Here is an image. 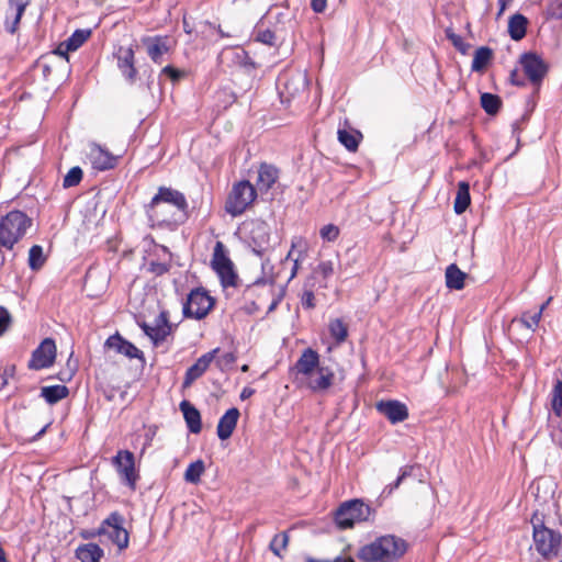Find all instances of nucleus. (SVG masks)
<instances>
[{"instance_id": "1", "label": "nucleus", "mask_w": 562, "mask_h": 562, "mask_svg": "<svg viewBox=\"0 0 562 562\" xmlns=\"http://www.w3.org/2000/svg\"><path fill=\"white\" fill-rule=\"evenodd\" d=\"M145 213L150 227L175 231L188 221L189 203L179 190L161 186L145 205Z\"/></svg>"}, {"instance_id": "2", "label": "nucleus", "mask_w": 562, "mask_h": 562, "mask_svg": "<svg viewBox=\"0 0 562 562\" xmlns=\"http://www.w3.org/2000/svg\"><path fill=\"white\" fill-rule=\"evenodd\" d=\"M406 550L405 540L386 535L362 546L357 557L363 562H395L405 554Z\"/></svg>"}, {"instance_id": "3", "label": "nucleus", "mask_w": 562, "mask_h": 562, "mask_svg": "<svg viewBox=\"0 0 562 562\" xmlns=\"http://www.w3.org/2000/svg\"><path fill=\"white\" fill-rule=\"evenodd\" d=\"M532 537L536 550L546 559L558 557L562 536L560 532L547 527L537 514L531 518Z\"/></svg>"}, {"instance_id": "4", "label": "nucleus", "mask_w": 562, "mask_h": 562, "mask_svg": "<svg viewBox=\"0 0 562 562\" xmlns=\"http://www.w3.org/2000/svg\"><path fill=\"white\" fill-rule=\"evenodd\" d=\"M256 198L257 189L248 180H241L233 186L225 202V211L234 217L239 216Z\"/></svg>"}, {"instance_id": "5", "label": "nucleus", "mask_w": 562, "mask_h": 562, "mask_svg": "<svg viewBox=\"0 0 562 562\" xmlns=\"http://www.w3.org/2000/svg\"><path fill=\"white\" fill-rule=\"evenodd\" d=\"M372 509L361 499H351L342 503L335 514V521L341 529L353 527L356 522L368 521Z\"/></svg>"}, {"instance_id": "6", "label": "nucleus", "mask_w": 562, "mask_h": 562, "mask_svg": "<svg viewBox=\"0 0 562 562\" xmlns=\"http://www.w3.org/2000/svg\"><path fill=\"white\" fill-rule=\"evenodd\" d=\"M214 306V300L202 289H193L183 303L182 313L187 318L203 319Z\"/></svg>"}, {"instance_id": "7", "label": "nucleus", "mask_w": 562, "mask_h": 562, "mask_svg": "<svg viewBox=\"0 0 562 562\" xmlns=\"http://www.w3.org/2000/svg\"><path fill=\"white\" fill-rule=\"evenodd\" d=\"M124 518L119 513L114 512L104 519L99 527V532L108 537L120 550L128 546V532L123 527Z\"/></svg>"}, {"instance_id": "8", "label": "nucleus", "mask_w": 562, "mask_h": 562, "mask_svg": "<svg viewBox=\"0 0 562 562\" xmlns=\"http://www.w3.org/2000/svg\"><path fill=\"white\" fill-rule=\"evenodd\" d=\"M169 317V312L167 310H161L155 318V324L153 326L146 322H138L139 327L144 330L145 335L150 338L156 347L162 344L167 337L172 334L176 327V325L170 323Z\"/></svg>"}, {"instance_id": "9", "label": "nucleus", "mask_w": 562, "mask_h": 562, "mask_svg": "<svg viewBox=\"0 0 562 562\" xmlns=\"http://www.w3.org/2000/svg\"><path fill=\"white\" fill-rule=\"evenodd\" d=\"M112 464L120 474L122 482L134 491L139 477L135 469L134 453L130 450H119L116 456L112 458Z\"/></svg>"}, {"instance_id": "10", "label": "nucleus", "mask_w": 562, "mask_h": 562, "mask_svg": "<svg viewBox=\"0 0 562 562\" xmlns=\"http://www.w3.org/2000/svg\"><path fill=\"white\" fill-rule=\"evenodd\" d=\"M56 358V345L52 338H45L32 352L29 369L42 370L53 366Z\"/></svg>"}, {"instance_id": "11", "label": "nucleus", "mask_w": 562, "mask_h": 562, "mask_svg": "<svg viewBox=\"0 0 562 562\" xmlns=\"http://www.w3.org/2000/svg\"><path fill=\"white\" fill-rule=\"evenodd\" d=\"M248 244L257 256H262L270 248V227L265 221L250 223Z\"/></svg>"}, {"instance_id": "12", "label": "nucleus", "mask_w": 562, "mask_h": 562, "mask_svg": "<svg viewBox=\"0 0 562 562\" xmlns=\"http://www.w3.org/2000/svg\"><path fill=\"white\" fill-rule=\"evenodd\" d=\"M520 65L528 79L533 85H540L548 72L544 60L536 53H525L520 56Z\"/></svg>"}, {"instance_id": "13", "label": "nucleus", "mask_w": 562, "mask_h": 562, "mask_svg": "<svg viewBox=\"0 0 562 562\" xmlns=\"http://www.w3.org/2000/svg\"><path fill=\"white\" fill-rule=\"evenodd\" d=\"M117 61V68L122 76L130 82L134 83L137 77V69L135 67V53L132 46H120L114 53Z\"/></svg>"}, {"instance_id": "14", "label": "nucleus", "mask_w": 562, "mask_h": 562, "mask_svg": "<svg viewBox=\"0 0 562 562\" xmlns=\"http://www.w3.org/2000/svg\"><path fill=\"white\" fill-rule=\"evenodd\" d=\"M88 158L92 168L98 171L113 169L117 165V157L111 154L106 148L99 144L91 143L89 146Z\"/></svg>"}, {"instance_id": "15", "label": "nucleus", "mask_w": 562, "mask_h": 562, "mask_svg": "<svg viewBox=\"0 0 562 562\" xmlns=\"http://www.w3.org/2000/svg\"><path fill=\"white\" fill-rule=\"evenodd\" d=\"M376 409L385 416L392 424L402 423L408 418L407 406L396 400L380 401L376 403Z\"/></svg>"}, {"instance_id": "16", "label": "nucleus", "mask_w": 562, "mask_h": 562, "mask_svg": "<svg viewBox=\"0 0 562 562\" xmlns=\"http://www.w3.org/2000/svg\"><path fill=\"white\" fill-rule=\"evenodd\" d=\"M218 350V348H215L202 355L191 367L187 369L183 380L184 387L190 386L195 380L204 374Z\"/></svg>"}, {"instance_id": "17", "label": "nucleus", "mask_w": 562, "mask_h": 562, "mask_svg": "<svg viewBox=\"0 0 562 562\" xmlns=\"http://www.w3.org/2000/svg\"><path fill=\"white\" fill-rule=\"evenodd\" d=\"M31 0H8V11L4 21V29L8 33L14 34Z\"/></svg>"}, {"instance_id": "18", "label": "nucleus", "mask_w": 562, "mask_h": 562, "mask_svg": "<svg viewBox=\"0 0 562 562\" xmlns=\"http://www.w3.org/2000/svg\"><path fill=\"white\" fill-rule=\"evenodd\" d=\"M334 372L330 368L324 367L318 368L317 371H315L310 376H306L305 384L306 386L314 393H319L328 390L334 381Z\"/></svg>"}, {"instance_id": "19", "label": "nucleus", "mask_w": 562, "mask_h": 562, "mask_svg": "<svg viewBox=\"0 0 562 562\" xmlns=\"http://www.w3.org/2000/svg\"><path fill=\"white\" fill-rule=\"evenodd\" d=\"M318 368H322L319 366V355L312 348L303 350L294 366L296 374L302 375L304 379L317 371Z\"/></svg>"}, {"instance_id": "20", "label": "nucleus", "mask_w": 562, "mask_h": 562, "mask_svg": "<svg viewBox=\"0 0 562 562\" xmlns=\"http://www.w3.org/2000/svg\"><path fill=\"white\" fill-rule=\"evenodd\" d=\"M105 346L115 350L117 353L126 356L130 359L143 358V352L132 342L122 338L119 334L110 336L105 341Z\"/></svg>"}, {"instance_id": "21", "label": "nucleus", "mask_w": 562, "mask_h": 562, "mask_svg": "<svg viewBox=\"0 0 562 562\" xmlns=\"http://www.w3.org/2000/svg\"><path fill=\"white\" fill-rule=\"evenodd\" d=\"M239 416L238 408L232 407L220 418L216 432L221 440H226L233 435Z\"/></svg>"}, {"instance_id": "22", "label": "nucleus", "mask_w": 562, "mask_h": 562, "mask_svg": "<svg viewBox=\"0 0 562 562\" xmlns=\"http://www.w3.org/2000/svg\"><path fill=\"white\" fill-rule=\"evenodd\" d=\"M143 43L146 46L147 55L149 56V58L155 64L160 65L164 60V55L169 52V46L167 45L166 37H146L143 40Z\"/></svg>"}, {"instance_id": "23", "label": "nucleus", "mask_w": 562, "mask_h": 562, "mask_svg": "<svg viewBox=\"0 0 562 562\" xmlns=\"http://www.w3.org/2000/svg\"><path fill=\"white\" fill-rule=\"evenodd\" d=\"M279 178V171L276 167L268 164H261L258 169L256 189L261 193L268 192Z\"/></svg>"}, {"instance_id": "24", "label": "nucleus", "mask_w": 562, "mask_h": 562, "mask_svg": "<svg viewBox=\"0 0 562 562\" xmlns=\"http://www.w3.org/2000/svg\"><path fill=\"white\" fill-rule=\"evenodd\" d=\"M180 409L183 413L188 429L192 434H199L202 429L200 412L188 401L180 403Z\"/></svg>"}, {"instance_id": "25", "label": "nucleus", "mask_w": 562, "mask_h": 562, "mask_svg": "<svg viewBox=\"0 0 562 562\" xmlns=\"http://www.w3.org/2000/svg\"><path fill=\"white\" fill-rule=\"evenodd\" d=\"M104 551L97 543L80 544L76 549V558L80 562H101Z\"/></svg>"}, {"instance_id": "26", "label": "nucleus", "mask_w": 562, "mask_h": 562, "mask_svg": "<svg viewBox=\"0 0 562 562\" xmlns=\"http://www.w3.org/2000/svg\"><path fill=\"white\" fill-rule=\"evenodd\" d=\"M528 19L521 13H515L508 21V34L512 40L518 42L526 36Z\"/></svg>"}, {"instance_id": "27", "label": "nucleus", "mask_w": 562, "mask_h": 562, "mask_svg": "<svg viewBox=\"0 0 562 562\" xmlns=\"http://www.w3.org/2000/svg\"><path fill=\"white\" fill-rule=\"evenodd\" d=\"M338 140L349 151H356L362 139V134L355 128H338Z\"/></svg>"}, {"instance_id": "28", "label": "nucleus", "mask_w": 562, "mask_h": 562, "mask_svg": "<svg viewBox=\"0 0 562 562\" xmlns=\"http://www.w3.org/2000/svg\"><path fill=\"white\" fill-rule=\"evenodd\" d=\"M446 286L450 290H462L467 273L459 269L456 263H451L446 269Z\"/></svg>"}, {"instance_id": "29", "label": "nucleus", "mask_w": 562, "mask_h": 562, "mask_svg": "<svg viewBox=\"0 0 562 562\" xmlns=\"http://www.w3.org/2000/svg\"><path fill=\"white\" fill-rule=\"evenodd\" d=\"M471 203L470 186L465 181L458 183L457 195L454 199L453 210L456 214L460 215L465 212Z\"/></svg>"}, {"instance_id": "30", "label": "nucleus", "mask_w": 562, "mask_h": 562, "mask_svg": "<svg viewBox=\"0 0 562 562\" xmlns=\"http://www.w3.org/2000/svg\"><path fill=\"white\" fill-rule=\"evenodd\" d=\"M68 394V387L61 384L43 386L41 389V396L50 405L66 398Z\"/></svg>"}, {"instance_id": "31", "label": "nucleus", "mask_w": 562, "mask_h": 562, "mask_svg": "<svg viewBox=\"0 0 562 562\" xmlns=\"http://www.w3.org/2000/svg\"><path fill=\"white\" fill-rule=\"evenodd\" d=\"M493 57V50L487 46L479 47L472 60L471 69L473 71L483 70Z\"/></svg>"}, {"instance_id": "32", "label": "nucleus", "mask_w": 562, "mask_h": 562, "mask_svg": "<svg viewBox=\"0 0 562 562\" xmlns=\"http://www.w3.org/2000/svg\"><path fill=\"white\" fill-rule=\"evenodd\" d=\"M328 330L337 345L342 344L348 337V326L341 318L331 319L328 324Z\"/></svg>"}, {"instance_id": "33", "label": "nucleus", "mask_w": 562, "mask_h": 562, "mask_svg": "<svg viewBox=\"0 0 562 562\" xmlns=\"http://www.w3.org/2000/svg\"><path fill=\"white\" fill-rule=\"evenodd\" d=\"M215 272L224 288L237 286L238 276L234 269L233 261L226 266L221 267V269L215 270Z\"/></svg>"}, {"instance_id": "34", "label": "nucleus", "mask_w": 562, "mask_h": 562, "mask_svg": "<svg viewBox=\"0 0 562 562\" xmlns=\"http://www.w3.org/2000/svg\"><path fill=\"white\" fill-rule=\"evenodd\" d=\"M232 260L228 257L225 245L222 241H216L213 250V256L211 260L212 269L215 271L221 269V267L231 263Z\"/></svg>"}, {"instance_id": "35", "label": "nucleus", "mask_w": 562, "mask_h": 562, "mask_svg": "<svg viewBox=\"0 0 562 562\" xmlns=\"http://www.w3.org/2000/svg\"><path fill=\"white\" fill-rule=\"evenodd\" d=\"M481 106L488 115H495L502 106V100L497 94L484 92L481 94Z\"/></svg>"}, {"instance_id": "36", "label": "nucleus", "mask_w": 562, "mask_h": 562, "mask_svg": "<svg viewBox=\"0 0 562 562\" xmlns=\"http://www.w3.org/2000/svg\"><path fill=\"white\" fill-rule=\"evenodd\" d=\"M91 35L90 30L78 29L66 41V50H77Z\"/></svg>"}, {"instance_id": "37", "label": "nucleus", "mask_w": 562, "mask_h": 562, "mask_svg": "<svg viewBox=\"0 0 562 562\" xmlns=\"http://www.w3.org/2000/svg\"><path fill=\"white\" fill-rule=\"evenodd\" d=\"M204 471H205V467H204V462L202 460H196L194 462H191L184 472L186 482L192 483V484L199 483Z\"/></svg>"}, {"instance_id": "38", "label": "nucleus", "mask_w": 562, "mask_h": 562, "mask_svg": "<svg viewBox=\"0 0 562 562\" xmlns=\"http://www.w3.org/2000/svg\"><path fill=\"white\" fill-rule=\"evenodd\" d=\"M45 257L43 255V248L40 245H34L29 251V266L32 270H38L43 267Z\"/></svg>"}, {"instance_id": "39", "label": "nucleus", "mask_w": 562, "mask_h": 562, "mask_svg": "<svg viewBox=\"0 0 562 562\" xmlns=\"http://www.w3.org/2000/svg\"><path fill=\"white\" fill-rule=\"evenodd\" d=\"M83 172L80 167L76 166L72 167L67 175L64 177L63 180V187L64 188H71L76 187L80 183L82 180Z\"/></svg>"}, {"instance_id": "40", "label": "nucleus", "mask_w": 562, "mask_h": 562, "mask_svg": "<svg viewBox=\"0 0 562 562\" xmlns=\"http://www.w3.org/2000/svg\"><path fill=\"white\" fill-rule=\"evenodd\" d=\"M289 542V537L285 532L277 533L271 542L270 550L279 558L282 557L281 552L286 548Z\"/></svg>"}, {"instance_id": "41", "label": "nucleus", "mask_w": 562, "mask_h": 562, "mask_svg": "<svg viewBox=\"0 0 562 562\" xmlns=\"http://www.w3.org/2000/svg\"><path fill=\"white\" fill-rule=\"evenodd\" d=\"M541 319V311L537 312H525L519 322L528 329L535 330Z\"/></svg>"}, {"instance_id": "42", "label": "nucleus", "mask_w": 562, "mask_h": 562, "mask_svg": "<svg viewBox=\"0 0 562 562\" xmlns=\"http://www.w3.org/2000/svg\"><path fill=\"white\" fill-rule=\"evenodd\" d=\"M412 474V468L411 467H404L401 469V473L400 475L397 476V479L389 484L387 486L384 487L383 492H382V495H385V496H389L393 493V491H395L400 485L401 483L403 482V480L407 476H409Z\"/></svg>"}, {"instance_id": "43", "label": "nucleus", "mask_w": 562, "mask_h": 562, "mask_svg": "<svg viewBox=\"0 0 562 562\" xmlns=\"http://www.w3.org/2000/svg\"><path fill=\"white\" fill-rule=\"evenodd\" d=\"M446 37L452 43V45L462 54H465L468 48H469V44L464 43L463 38L456 34L452 29H447L446 30Z\"/></svg>"}, {"instance_id": "44", "label": "nucleus", "mask_w": 562, "mask_h": 562, "mask_svg": "<svg viewBox=\"0 0 562 562\" xmlns=\"http://www.w3.org/2000/svg\"><path fill=\"white\" fill-rule=\"evenodd\" d=\"M552 408L557 415L562 413V381H558L553 389Z\"/></svg>"}, {"instance_id": "45", "label": "nucleus", "mask_w": 562, "mask_h": 562, "mask_svg": "<svg viewBox=\"0 0 562 562\" xmlns=\"http://www.w3.org/2000/svg\"><path fill=\"white\" fill-rule=\"evenodd\" d=\"M319 235L323 240L335 241L339 236V228L334 224H327L321 228Z\"/></svg>"}, {"instance_id": "46", "label": "nucleus", "mask_w": 562, "mask_h": 562, "mask_svg": "<svg viewBox=\"0 0 562 562\" xmlns=\"http://www.w3.org/2000/svg\"><path fill=\"white\" fill-rule=\"evenodd\" d=\"M256 40L262 44L269 45V46H276L277 45V36L276 33L272 32L269 29L260 30L257 32Z\"/></svg>"}, {"instance_id": "47", "label": "nucleus", "mask_w": 562, "mask_h": 562, "mask_svg": "<svg viewBox=\"0 0 562 562\" xmlns=\"http://www.w3.org/2000/svg\"><path fill=\"white\" fill-rule=\"evenodd\" d=\"M302 244V240L299 239L297 241H292V247H291V250L289 251L288 256H286V259H292L294 261V266H293V269H292V273H291V279L295 277L296 272H297V266H299V261L302 259L303 257V250H300L299 251V255L293 258V255H294V250L295 248Z\"/></svg>"}, {"instance_id": "48", "label": "nucleus", "mask_w": 562, "mask_h": 562, "mask_svg": "<svg viewBox=\"0 0 562 562\" xmlns=\"http://www.w3.org/2000/svg\"><path fill=\"white\" fill-rule=\"evenodd\" d=\"M161 75H165L173 82H177L184 76V72L175 68L173 66L167 65L161 69Z\"/></svg>"}, {"instance_id": "49", "label": "nucleus", "mask_w": 562, "mask_h": 562, "mask_svg": "<svg viewBox=\"0 0 562 562\" xmlns=\"http://www.w3.org/2000/svg\"><path fill=\"white\" fill-rule=\"evenodd\" d=\"M11 324V315L9 311L0 306V336L9 328Z\"/></svg>"}, {"instance_id": "50", "label": "nucleus", "mask_w": 562, "mask_h": 562, "mask_svg": "<svg viewBox=\"0 0 562 562\" xmlns=\"http://www.w3.org/2000/svg\"><path fill=\"white\" fill-rule=\"evenodd\" d=\"M301 304L304 308L312 310L315 307V295L313 291L306 290L301 297Z\"/></svg>"}, {"instance_id": "51", "label": "nucleus", "mask_w": 562, "mask_h": 562, "mask_svg": "<svg viewBox=\"0 0 562 562\" xmlns=\"http://www.w3.org/2000/svg\"><path fill=\"white\" fill-rule=\"evenodd\" d=\"M168 270H169V266L167 263L158 262V261H151L149 263V271L156 276H161V274L168 272Z\"/></svg>"}, {"instance_id": "52", "label": "nucleus", "mask_w": 562, "mask_h": 562, "mask_svg": "<svg viewBox=\"0 0 562 562\" xmlns=\"http://www.w3.org/2000/svg\"><path fill=\"white\" fill-rule=\"evenodd\" d=\"M318 271L324 278H328L334 272V263L331 261H322L318 265Z\"/></svg>"}, {"instance_id": "53", "label": "nucleus", "mask_w": 562, "mask_h": 562, "mask_svg": "<svg viewBox=\"0 0 562 562\" xmlns=\"http://www.w3.org/2000/svg\"><path fill=\"white\" fill-rule=\"evenodd\" d=\"M327 4V0H312L311 7L314 12L322 13L325 11Z\"/></svg>"}, {"instance_id": "54", "label": "nucleus", "mask_w": 562, "mask_h": 562, "mask_svg": "<svg viewBox=\"0 0 562 562\" xmlns=\"http://www.w3.org/2000/svg\"><path fill=\"white\" fill-rule=\"evenodd\" d=\"M548 14L552 19H562V3L558 4L557 7L551 5L548 9Z\"/></svg>"}, {"instance_id": "55", "label": "nucleus", "mask_w": 562, "mask_h": 562, "mask_svg": "<svg viewBox=\"0 0 562 562\" xmlns=\"http://www.w3.org/2000/svg\"><path fill=\"white\" fill-rule=\"evenodd\" d=\"M236 356L233 352L224 353L220 359L218 363H224L226 366H231L236 361Z\"/></svg>"}, {"instance_id": "56", "label": "nucleus", "mask_w": 562, "mask_h": 562, "mask_svg": "<svg viewBox=\"0 0 562 562\" xmlns=\"http://www.w3.org/2000/svg\"><path fill=\"white\" fill-rule=\"evenodd\" d=\"M509 80L515 86H524L525 82L522 79L519 78V74L517 69H514L509 74Z\"/></svg>"}, {"instance_id": "57", "label": "nucleus", "mask_w": 562, "mask_h": 562, "mask_svg": "<svg viewBox=\"0 0 562 562\" xmlns=\"http://www.w3.org/2000/svg\"><path fill=\"white\" fill-rule=\"evenodd\" d=\"M70 50H66V45H65V41L61 42L58 47L54 50V54L58 55V56H61V57H65L67 60H68V53Z\"/></svg>"}, {"instance_id": "58", "label": "nucleus", "mask_w": 562, "mask_h": 562, "mask_svg": "<svg viewBox=\"0 0 562 562\" xmlns=\"http://www.w3.org/2000/svg\"><path fill=\"white\" fill-rule=\"evenodd\" d=\"M80 536L83 539H92L97 536H102V532H99V528L97 530H83L80 532Z\"/></svg>"}, {"instance_id": "59", "label": "nucleus", "mask_w": 562, "mask_h": 562, "mask_svg": "<svg viewBox=\"0 0 562 562\" xmlns=\"http://www.w3.org/2000/svg\"><path fill=\"white\" fill-rule=\"evenodd\" d=\"M255 393V390L251 389V387H244L241 393H240V398L244 401V400H247L249 398L250 396H252Z\"/></svg>"}, {"instance_id": "60", "label": "nucleus", "mask_w": 562, "mask_h": 562, "mask_svg": "<svg viewBox=\"0 0 562 562\" xmlns=\"http://www.w3.org/2000/svg\"><path fill=\"white\" fill-rule=\"evenodd\" d=\"M498 5H499V9H498V12L496 14V18H501L502 14L504 13V11L506 10V7H507V0H498Z\"/></svg>"}, {"instance_id": "61", "label": "nucleus", "mask_w": 562, "mask_h": 562, "mask_svg": "<svg viewBox=\"0 0 562 562\" xmlns=\"http://www.w3.org/2000/svg\"><path fill=\"white\" fill-rule=\"evenodd\" d=\"M214 29L217 31L218 35H220L222 38L231 37V34H229V33H226V32L221 27V25L214 26Z\"/></svg>"}, {"instance_id": "62", "label": "nucleus", "mask_w": 562, "mask_h": 562, "mask_svg": "<svg viewBox=\"0 0 562 562\" xmlns=\"http://www.w3.org/2000/svg\"><path fill=\"white\" fill-rule=\"evenodd\" d=\"M330 562H353V560L351 558L337 557L335 560H333Z\"/></svg>"}, {"instance_id": "63", "label": "nucleus", "mask_w": 562, "mask_h": 562, "mask_svg": "<svg viewBox=\"0 0 562 562\" xmlns=\"http://www.w3.org/2000/svg\"><path fill=\"white\" fill-rule=\"evenodd\" d=\"M183 30L188 34H190L192 32V29H191L189 22L186 19H183Z\"/></svg>"}, {"instance_id": "64", "label": "nucleus", "mask_w": 562, "mask_h": 562, "mask_svg": "<svg viewBox=\"0 0 562 562\" xmlns=\"http://www.w3.org/2000/svg\"><path fill=\"white\" fill-rule=\"evenodd\" d=\"M282 297H283V293H280V294H278V295H276V296L273 297L272 302H273V303H277V305H279V304H280V302H281V300H282Z\"/></svg>"}]
</instances>
